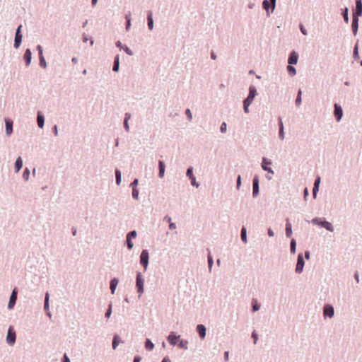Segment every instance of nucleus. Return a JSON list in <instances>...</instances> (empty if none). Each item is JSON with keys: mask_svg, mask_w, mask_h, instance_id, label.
<instances>
[{"mask_svg": "<svg viewBox=\"0 0 362 362\" xmlns=\"http://www.w3.org/2000/svg\"><path fill=\"white\" fill-rule=\"evenodd\" d=\"M311 222L315 225H317L322 228H325L329 232L334 231V227L332 224L330 222L326 221L325 218L315 217L312 219Z\"/></svg>", "mask_w": 362, "mask_h": 362, "instance_id": "1", "label": "nucleus"}, {"mask_svg": "<svg viewBox=\"0 0 362 362\" xmlns=\"http://www.w3.org/2000/svg\"><path fill=\"white\" fill-rule=\"evenodd\" d=\"M22 25H19L16 29L13 47L15 49L19 48L22 43L23 34H22Z\"/></svg>", "mask_w": 362, "mask_h": 362, "instance_id": "2", "label": "nucleus"}, {"mask_svg": "<svg viewBox=\"0 0 362 362\" xmlns=\"http://www.w3.org/2000/svg\"><path fill=\"white\" fill-rule=\"evenodd\" d=\"M149 262V252L148 250L144 249L140 255V264L144 267V270L146 271Z\"/></svg>", "mask_w": 362, "mask_h": 362, "instance_id": "3", "label": "nucleus"}, {"mask_svg": "<svg viewBox=\"0 0 362 362\" xmlns=\"http://www.w3.org/2000/svg\"><path fill=\"white\" fill-rule=\"evenodd\" d=\"M136 287L137 289V292L139 294H142L144 291V279L141 275V272L136 273Z\"/></svg>", "mask_w": 362, "mask_h": 362, "instance_id": "4", "label": "nucleus"}, {"mask_svg": "<svg viewBox=\"0 0 362 362\" xmlns=\"http://www.w3.org/2000/svg\"><path fill=\"white\" fill-rule=\"evenodd\" d=\"M304 266H305V261L303 259V254L299 253L298 255V257H297V263H296L295 272L297 274H301L303 271Z\"/></svg>", "mask_w": 362, "mask_h": 362, "instance_id": "5", "label": "nucleus"}, {"mask_svg": "<svg viewBox=\"0 0 362 362\" xmlns=\"http://www.w3.org/2000/svg\"><path fill=\"white\" fill-rule=\"evenodd\" d=\"M257 95V91L256 87L253 85H250L249 87L248 95L243 100L252 103Z\"/></svg>", "mask_w": 362, "mask_h": 362, "instance_id": "6", "label": "nucleus"}, {"mask_svg": "<svg viewBox=\"0 0 362 362\" xmlns=\"http://www.w3.org/2000/svg\"><path fill=\"white\" fill-rule=\"evenodd\" d=\"M259 192V180L258 175H255L252 180V197H257Z\"/></svg>", "mask_w": 362, "mask_h": 362, "instance_id": "7", "label": "nucleus"}, {"mask_svg": "<svg viewBox=\"0 0 362 362\" xmlns=\"http://www.w3.org/2000/svg\"><path fill=\"white\" fill-rule=\"evenodd\" d=\"M17 296H18V290L16 288H15L14 289H13L11 294L10 296V298H9V301L8 303V310L13 309V307L15 306V305L16 303V300H17Z\"/></svg>", "mask_w": 362, "mask_h": 362, "instance_id": "8", "label": "nucleus"}, {"mask_svg": "<svg viewBox=\"0 0 362 362\" xmlns=\"http://www.w3.org/2000/svg\"><path fill=\"white\" fill-rule=\"evenodd\" d=\"M272 162L271 160H269L266 157L262 158V163H261L262 168L264 171H267L268 173L273 175L274 173V170H272V168L269 167V165H272Z\"/></svg>", "mask_w": 362, "mask_h": 362, "instance_id": "9", "label": "nucleus"}, {"mask_svg": "<svg viewBox=\"0 0 362 362\" xmlns=\"http://www.w3.org/2000/svg\"><path fill=\"white\" fill-rule=\"evenodd\" d=\"M334 315V310L332 305L326 304L323 307V316L325 318H332Z\"/></svg>", "mask_w": 362, "mask_h": 362, "instance_id": "10", "label": "nucleus"}, {"mask_svg": "<svg viewBox=\"0 0 362 362\" xmlns=\"http://www.w3.org/2000/svg\"><path fill=\"white\" fill-rule=\"evenodd\" d=\"M16 332L13 330L12 327H10L8 330V333H7V336H6L7 344L11 346L13 345L16 342Z\"/></svg>", "mask_w": 362, "mask_h": 362, "instance_id": "11", "label": "nucleus"}, {"mask_svg": "<svg viewBox=\"0 0 362 362\" xmlns=\"http://www.w3.org/2000/svg\"><path fill=\"white\" fill-rule=\"evenodd\" d=\"M334 115L337 122H339L343 117V110L341 105L337 103L334 105Z\"/></svg>", "mask_w": 362, "mask_h": 362, "instance_id": "12", "label": "nucleus"}, {"mask_svg": "<svg viewBox=\"0 0 362 362\" xmlns=\"http://www.w3.org/2000/svg\"><path fill=\"white\" fill-rule=\"evenodd\" d=\"M180 335H177L175 332H171L167 337L168 343L172 346L177 344L178 340L180 339Z\"/></svg>", "mask_w": 362, "mask_h": 362, "instance_id": "13", "label": "nucleus"}, {"mask_svg": "<svg viewBox=\"0 0 362 362\" xmlns=\"http://www.w3.org/2000/svg\"><path fill=\"white\" fill-rule=\"evenodd\" d=\"M352 16L358 18L362 16V0H356V8Z\"/></svg>", "mask_w": 362, "mask_h": 362, "instance_id": "14", "label": "nucleus"}, {"mask_svg": "<svg viewBox=\"0 0 362 362\" xmlns=\"http://www.w3.org/2000/svg\"><path fill=\"white\" fill-rule=\"evenodd\" d=\"M298 54L296 51H292L288 58V63L290 65H295L298 63Z\"/></svg>", "mask_w": 362, "mask_h": 362, "instance_id": "15", "label": "nucleus"}, {"mask_svg": "<svg viewBox=\"0 0 362 362\" xmlns=\"http://www.w3.org/2000/svg\"><path fill=\"white\" fill-rule=\"evenodd\" d=\"M358 22H359V18L352 16L351 30H352L353 35L354 36H356L358 33Z\"/></svg>", "mask_w": 362, "mask_h": 362, "instance_id": "16", "label": "nucleus"}, {"mask_svg": "<svg viewBox=\"0 0 362 362\" xmlns=\"http://www.w3.org/2000/svg\"><path fill=\"white\" fill-rule=\"evenodd\" d=\"M196 330H197V333L199 334L200 339H204L206 337V329L204 325H202V324L197 325V327H196Z\"/></svg>", "mask_w": 362, "mask_h": 362, "instance_id": "17", "label": "nucleus"}, {"mask_svg": "<svg viewBox=\"0 0 362 362\" xmlns=\"http://www.w3.org/2000/svg\"><path fill=\"white\" fill-rule=\"evenodd\" d=\"M6 134L8 136L13 133V121L10 119H5Z\"/></svg>", "mask_w": 362, "mask_h": 362, "instance_id": "18", "label": "nucleus"}, {"mask_svg": "<svg viewBox=\"0 0 362 362\" xmlns=\"http://www.w3.org/2000/svg\"><path fill=\"white\" fill-rule=\"evenodd\" d=\"M320 177H317L315 180L313 188V197L314 199H316L317 192L319 191L320 184Z\"/></svg>", "mask_w": 362, "mask_h": 362, "instance_id": "19", "label": "nucleus"}, {"mask_svg": "<svg viewBox=\"0 0 362 362\" xmlns=\"http://www.w3.org/2000/svg\"><path fill=\"white\" fill-rule=\"evenodd\" d=\"M23 59L25 61V65L28 66L30 64L32 60V52L30 49L28 48L25 49L23 54Z\"/></svg>", "mask_w": 362, "mask_h": 362, "instance_id": "20", "label": "nucleus"}, {"mask_svg": "<svg viewBox=\"0 0 362 362\" xmlns=\"http://www.w3.org/2000/svg\"><path fill=\"white\" fill-rule=\"evenodd\" d=\"M262 8L265 10L267 13V16L268 17L270 16L271 13L273 12H271V2L268 0H263L262 1Z\"/></svg>", "mask_w": 362, "mask_h": 362, "instance_id": "21", "label": "nucleus"}, {"mask_svg": "<svg viewBox=\"0 0 362 362\" xmlns=\"http://www.w3.org/2000/svg\"><path fill=\"white\" fill-rule=\"evenodd\" d=\"M286 236L291 238L292 235V225L288 218L286 220V228H285Z\"/></svg>", "mask_w": 362, "mask_h": 362, "instance_id": "22", "label": "nucleus"}, {"mask_svg": "<svg viewBox=\"0 0 362 362\" xmlns=\"http://www.w3.org/2000/svg\"><path fill=\"white\" fill-rule=\"evenodd\" d=\"M37 123L40 128H43L45 125V117L40 111H38L37 114Z\"/></svg>", "mask_w": 362, "mask_h": 362, "instance_id": "23", "label": "nucleus"}, {"mask_svg": "<svg viewBox=\"0 0 362 362\" xmlns=\"http://www.w3.org/2000/svg\"><path fill=\"white\" fill-rule=\"evenodd\" d=\"M158 169H159L158 177L160 178H163L164 177L165 171V165L163 160L158 161Z\"/></svg>", "mask_w": 362, "mask_h": 362, "instance_id": "24", "label": "nucleus"}, {"mask_svg": "<svg viewBox=\"0 0 362 362\" xmlns=\"http://www.w3.org/2000/svg\"><path fill=\"white\" fill-rule=\"evenodd\" d=\"M119 283V280L117 278H113L110 280V291H111V293L112 294H114L115 292V290H116V288L117 286V284Z\"/></svg>", "mask_w": 362, "mask_h": 362, "instance_id": "25", "label": "nucleus"}, {"mask_svg": "<svg viewBox=\"0 0 362 362\" xmlns=\"http://www.w3.org/2000/svg\"><path fill=\"white\" fill-rule=\"evenodd\" d=\"M147 25L150 30H152L153 29V13L151 11H148L147 15Z\"/></svg>", "mask_w": 362, "mask_h": 362, "instance_id": "26", "label": "nucleus"}, {"mask_svg": "<svg viewBox=\"0 0 362 362\" xmlns=\"http://www.w3.org/2000/svg\"><path fill=\"white\" fill-rule=\"evenodd\" d=\"M23 167V159L21 156L18 157L14 163L15 171L18 173Z\"/></svg>", "mask_w": 362, "mask_h": 362, "instance_id": "27", "label": "nucleus"}, {"mask_svg": "<svg viewBox=\"0 0 362 362\" xmlns=\"http://www.w3.org/2000/svg\"><path fill=\"white\" fill-rule=\"evenodd\" d=\"M177 346L180 349H182L184 350H187L188 349V341L186 339H180L178 340Z\"/></svg>", "mask_w": 362, "mask_h": 362, "instance_id": "28", "label": "nucleus"}, {"mask_svg": "<svg viewBox=\"0 0 362 362\" xmlns=\"http://www.w3.org/2000/svg\"><path fill=\"white\" fill-rule=\"evenodd\" d=\"M119 69V56L117 54L114 59V64L112 66V71L115 72H117Z\"/></svg>", "mask_w": 362, "mask_h": 362, "instance_id": "29", "label": "nucleus"}, {"mask_svg": "<svg viewBox=\"0 0 362 362\" xmlns=\"http://www.w3.org/2000/svg\"><path fill=\"white\" fill-rule=\"evenodd\" d=\"M341 16L344 18V21L346 23H348L349 22V8L347 7H345L341 10Z\"/></svg>", "mask_w": 362, "mask_h": 362, "instance_id": "30", "label": "nucleus"}, {"mask_svg": "<svg viewBox=\"0 0 362 362\" xmlns=\"http://www.w3.org/2000/svg\"><path fill=\"white\" fill-rule=\"evenodd\" d=\"M115 174L116 184H117V185H119L121 184V181H122L121 171L119 169L116 168L115 170Z\"/></svg>", "mask_w": 362, "mask_h": 362, "instance_id": "31", "label": "nucleus"}, {"mask_svg": "<svg viewBox=\"0 0 362 362\" xmlns=\"http://www.w3.org/2000/svg\"><path fill=\"white\" fill-rule=\"evenodd\" d=\"M120 342L119 337L117 334H115L112 339V349H116Z\"/></svg>", "mask_w": 362, "mask_h": 362, "instance_id": "32", "label": "nucleus"}, {"mask_svg": "<svg viewBox=\"0 0 362 362\" xmlns=\"http://www.w3.org/2000/svg\"><path fill=\"white\" fill-rule=\"evenodd\" d=\"M144 346L147 351H152L154 348V344L148 338L145 340Z\"/></svg>", "mask_w": 362, "mask_h": 362, "instance_id": "33", "label": "nucleus"}, {"mask_svg": "<svg viewBox=\"0 0 362 362\" xmlns=\"http://www.w3.org/2000/svg\"><path fill=\"white\" fill-rule=\"evenodd\" d=\"M125 20H126V25H125V29L127 31H129L131 28V13L129 12L125 16Z\"/></svg>", "mask_w": 362, "mask_h": 362, "instance_id": "34", "label": "nucleus"}, {"mask_svg": "<svg viewBox=\"0 0 362 362\" xmlns=\"http://www.w3.org/2000/svg\"><path fill=\"white\" fill-rule=\"evenodd\" d=\"M240 238L242 241L245 243H247V230L245 226H243L240 230Z\"/></svg>", "mask_w": 362, "mask_h": 362, "instance_id": "35", "label": "nucleus"}, {"mask_svg": "<svg viewBox=\"0 0 362 362\" xmlns=\"http://www.w3.org/2000/svg\"><path fill=\"white\" fill-rule=\"evenodd\" d=\"M260 309V304L257 302L256 299H252V312H257Z\"/></svg>", "mask_w": 362, "mask_h": 362, "instance_id": "36", "label": "nucleus"}, {"mask_svg": "<svg viewBox=\"0 0 362 362\" xmlns=\"http://www.w3.org/2000/svg\"><path fill=\"white\" fill-rule=\"evenodd\" d=\"M290 252L294 255L296 252V241L295 239H291L290 242Z\"/></svg>", "mask_w": 362, "mask_h": 362, "instance_id": "37", "label": "nucleus"}, {"mask_svg": "<svg viewBox=\"0 0 362 362\" xmlns=\"http://www.w3.org/2000/svg\"><path fill=\"white\" fill-rule=\"evenodd\" d=\"M207 261H208L209 270L211 272L212 267H213V264H214V259H213V257H212V256L211 255V252L209 250V254L207 255Z\"/></svg>", "mask_w": 362, "mask_h": 362, "instance_id": "38", "label": "nucleus"}, {"mask_svg": "<svg viewBox=\"0 0 362 362\" xmlns=\"http://www.w3.org/2000/svg\"><path fill=\"white\" fill-rule=\"evenodd\" d=\"M287 71L291 76H293L296 74V69L293 65L288 64L287 66Z\"/></svg>", "mask_w": 362, "mask_h": 362, "instance_id": "39", "label": "nucleus"}, {"mask_svg": "<svg viewBox=\"0 0 362 362\" xmlns=\"http://www.w3.org/2000/svg\"><path fill=\"white\" fill-rule=\"evenodd\" d=\"M301 95H302V90L300 89H299L298 91V93H297L296 101H295L296 105L297 106H299L301 104V102H302Z\"/></svg>", "mask_w": 362, "mask_h": 362, "instance_id": "40", "label": "nucleus"}, {"mask_svg": "<svg viewBox=\"0 0 362 362\" xmlns=\"http://www.w3.org/2000/svg\"><path fill=\"white\" fill-rule=\"evenodd\" d=\"M353 57L354 59H358L359 58L358 42L356 43L355 46L354 47Z\"/></svg>", "mask_w": 362, "mask_h": 362, "instance_id": "41", "label": "nucleus"}, {"mask_svg": "<svg viewBox=\"0 0 362 362\" xmlns=\"http://www.w3.org/2000/svg\"><path fill=\"white\" fill-rule=\"evenodd\" d=\"M49 293L47 292L45 293V303H44V309L45 311L49 310Z\"/></svg>", "mask_w": 362, "mask_h": 362, "instance_id": "42", "label": "nucleus"}, {"mask_svg": "<svg viewBox=\"0 0 362 362\" xmlns=\"http://www.w3.org/2000/svg\"><path fill=\"white\" fill-rule=\"evenodd\" d=\"M40 60V66L42 67L43 69H45L47 67V62L43 55H41L39 57Z\"/></svg>", "mask_w": 362, "mask_h": 362, "instance_id": "43", "label": "nucleus"}, {"mask_svg": "<svg viewBox=\"0 0 362 362\" xmlns=\"http://www.w3.org/2000/svg\"><path fill=\"white\" fill-rule=\"evenodd\" d=\"M30 172L29 169L28 168H25L24 171H23V178L25 181L28 180L29 177H30Z\"/></svg>", "mask_w": 362, "mask_h": 362, "instance_id": "44", "label": "nucleus"}, {"mask_svg": "<svg viewBox=\"0 0 362 362\" xmlns=\"http://www.w3.org/2000/svg\"><path fill=\"white\" fill-rule=\"evenodd\" d=\"M186 175L187 177H188L189 179H191L192 177H194V175H193V168L192 167H189L187 170V172H186Z\"/></svg>", "mask_w": 362, "mask_h": 362, "instance_id": "45", "label": "nucleus"}, {"mask_svg": "<svg viewBox=\"0 0 362 362\" xmlns=\"http://www.w3.org/2000/svg\"><path fill=\"white\" fill-rule=\"evenodd\" d=\"M251 104L252 103L243 100V110L245 113H249V107Z\"/></svg>", "mask_w": 362, "mask_h": 362, "instance_id": "46", "label": "nucleus"}, {"mask_svg": "<svg viewBox=\"0 0 362 362\" xmlns=\"http://www.w3.org/2000/svg\"><path fill=\"white\" fill-rule=\"evenodd\" d=\"M139 189L137 188L132 189V197L135 200H138L139 199Z\"/></svg>", "mask_w": 362, "mask_h": 362, "instance_id": "47", "label": "nucleus"}, {"mask_svg": "<svg viewBox=\"0 0 362 362\" xmlns=\"http://www.w3.org/2000/svg\"><path fill=\"white\" fill-rule=\"evenodd\" d=\"M112 303H110L105 314V317L109 318L112 314Z\"/></svg>", "mask_w": 362, "mask_h": 362, "instance_id": "48", "label": "nucleus"}, {"mask_svg": "<svg viewBox=\"0 0 362 362\" xmlns=\"http://www.w3.org/2000/svg\"><path fill=\"white\" fill-rule=\"evenodd\" d=\"M136 235H137L136 231L132 230L127 234V238H128L129 239L135 238L136 237Z\"/></svg>", "mask_w": 362, "mask_h": 362, "instance_id": "49", "label": "nucleus"}, {"mask_svg": "<svg viewBox=\"0 0 362 362\" xmlns=\"http://www.w3.org/2000/svg\"><path fill=\"white\" fill-rule=\"evenodd\" d=\"M220 131L221 133H226V131H227V124L223 122L221 123V127H220Z\"/></svg>", "mask_w": 362, "mask_h": 362, "instance_id": "50", "label": "nucleus"}, {"mask_svg": "<svg viewBox=\"0 0 362 362\" xmlns=\"http://www.w3.org/2000/svg\"><path fill=\"white\" fill-rule=\"evenodd\" d=\"M126 243H127V248L129 250H132L133 246H134V244H133V243L132 241V239H129V238L126 237Z\"/></svg>", "mask_w": 362, "mask_h": 362, "instance_id": "51", "label": "nucleus"}, {"mask_svg": "<svg viewBox=\"0 0 362 362\" xmlns=\"http://www.w3.org/2000/svg\"><path fill=\"white\" fill-rule=\"evenodd\" d=\"M127 54H128L129 56H132L134 54L133 52L127 46V45H124V47H123L122 49Z\"/></svg>", "mask_w": 362, "mask_h": 362, "instance_id": "52", "label": "nucleus"}, {"mask_svg": "<svg viewBox=\"0 0 362 362\" xmlns=\"http://www.w3.org/2000/svg\"><path fill=\"white\" fill-rule=\"evenodd\" d=\"M139 184V180L137 178H135L130 184V187L132 189L136 188L137 185Z\"/></svg>", "mask_w": 362, "mask_h": 362, "instance_id": "53", "label": "nucleus"}, {"mask_svg": "<svg viewBox=\"0 0 362 362\" xmlns=\"http://www.w3.org/2000/svg\"><path fill=\"white\" fill-rule=\"evenodd\" d=\"M241 183H242L241 176L240 175H238V177H237V180H236V188H237V189H240V187L241 186Z\"/></svg>", "mask_w": 362, "mask_h": 362, "instance_id": "54", "label": "nucleus"}, {"mask_svg": "<svg viewBox=\"0 0 362 362\" xmlns=\"http://www.w3.org/2000/svg\"><path fill=\"white\" fill-rule=\"evenodd\" d=\"M190 181H191V185L193 186V187H198L199 186V184L196 181V177H192L191 179H189Z\"/></svg>", "mask_w": 362, "mask_h": 362, "instance_id": "55", "label": "nucleus"}, {"mask_svg": "<svg viewBox=\"0 0 362 362\" xmlns=\"http://www.w3.org/2000/svg\"><path fill=\"white\" fill-rule=\"evenodd\" d=\"M185 114H186L188 119L189 121H192V112H191V111H190V110L189 108L185 110Z\"/></svg>", "mask_w": 362, "mask_h": 362, "instance_id": "56", "label": "nucleus"}, {"mask_svg": "<svg viewBox=\"0 0 362 362\" xmlns=\"http://www.w3.org/2000/svg\"><path fill=\"white\" fill-rule=\"evenodd\" d=\"M269 1L271 2V12H274L276 8V0H269Z\"/></svg>", "mask_w": 362, "mask_h": 362, "instance_id": "57", "label": "nucleus"}, {"mask_svg": "<svg viewBox=\"0 0 362 362\" xmlns=\"http://www.w3.org/2000/svg\"><path fill=\"white\" fill-rule=\"evenodd\" d=\"M36 49L37 50L38 52V56H41V55H43V48L41 45H37L36 47Z\"/></svg>", "mask_w": 362, "mask_h": 362, "instance_id": "58", "label": "nucleus"}, {"mask_svg": "<svg viewBox=\"0 0 362 362\" xmlns=\"http://www.w3.org/2000/svg\"><path fill=\"white\" fill-rule=\"evenodd\" d=\"M279 137L281 140H284L285 138L284 129L279 130Z\"/></svg>", "mask_w": 362, "mask_h": 362, "instance_id": "59", "label": "nucleus"}, {"mask_svg": "<svg viewBox=\"0 0 362 362\" xmlns=\"http://www.w3.org/2000/svg\"><path fill=\"white\" fill-rule=\"evenodd\" d=\"M252 338L254 339V344H256L257 341L258 339V335H257V334L255 330H254L252 332Z\"/></svg>", "mask_w": 362, "mask_h": 362, "instance_id": "60", "label": "nucleus"}, {"mask_svg": "<svg viewBox=\"0 0 362 362\" xmlns=\"http://www.w3.org/2000/svg\"><path fill=\"white\" fill-rule=\"evenodd\" d=\"M278 125H279V130H281V129H284L282 119L280 117L278 118Z\"/></svg>", "mask_w": 362, "mask_h": 362, "instance_id": "61", "label": "nucleus"}, {"mask_svg": "<svg viewBox=\"0 0 362 362\" xmlns=\"http://www.w3.org/2000/svg\"><path fill=\"white\" fill-rule=\"evenodd\" d=\"M299 28H300V32L302 33L303 35H308V32H307L306 29L304 28V26L302 24H300Z\"/></svg>", "mask_w": 362, "mask_h": 362, "instance_id": "62", "label": "nucleus"}, {"mask_svg": "<svg viewBox=\"0 0 362 362\" xmlns=\"http://www.w3.org/2000/svg\"><path fill=\"white\" fill-rule=\"evenodd\" d=\"M309 195V192L307 187H305L303 190V198L304 200L307 199V197Z\"/></svg>", "mask_w": 362, "mask_h": 362, "instance_id": "63", "label": "nucleus"}, {"mask_svg": "<svg viewBox=\"0 0 362 362\" xmlns=\"http://www.w3.org/2000/svg\"><path fill=\"white\" fill-rule=\"evenodd\" d=\"M115 45L117 47L119 48L120 49H122L123 47H124V45H123L119 40H118L115 42Z\"/></svg>", "mask_w": 362, "mask_h": 362, "instance_id": "64", "label": "nucleus"}]
</instances>
